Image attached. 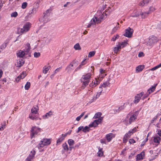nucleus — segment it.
Instances as JSON below:
<instances>
[{
	"label": "nucleus",
	"mask_w": 161,
	"mask_h": 161,
	"mask_svg": "<svg viewBox=\"0 0 161 161\" xmlns=\"http://www.w3.org/2000/svg\"><path fill=\"white\" fill-rule=\"evenodd\" d=\"M50 68V66H45L43 68V73L44 74H46Z\"/></svg>",
	"instance_id": "25"
},
{
	"label": "nucleus",
	"mask_w": 161,
	"mask_h": 161,
	"mask_svg": "<svg viewBox=\"0 0 161 161\" xmlns=\"http://www.w3.org/2000/svg\"><path fill=\"white\" fill-rule=\"evenodd\" d=\"M82 65H81V64H80V65H79V66H78V67H77L75 69V71H77V70H78V69H80V68H81V66Z\"/></svg>",
	"instance_id": "61"
},
{
	"label": "nucleus",
	"mask_w": 161,
	"mask_h": 161,
	"mask_svg": "<svg viewBox=\"0 0 161 161\" xmlns=\"http://www.w3.org/2000/svg\"><path fill=\"white\" fill-rule=\"evenodd\" d=\"M145 156V152H142L138 154L136 156L137 160H141L143 159V157Z\"/></svg>",
	"instance_id": "18"
},
{
	"label": "nucleus",
	"mask_w": 161,
	"mask_h": 161,
	"mask_svg": "<svg viewBox=\"0 0 161 161\" xmlns=\"http://www.w3.org/2000/svg\"><path fill=\"white\" fill-rule=\"evenodd\" d=\"M62 67H60L57 68L55 71V73H57V72L59 71L61 69Z\"/></svg>",
	"instance_id": "59"
},
{
	"label": "nucleus",
	"mask_w": 161,
	"mask_h": 161,
	"mask_svg": "<svg viewBox=\"0 0 161 161\" xmlns=\"http://www.w3.org/2000/svg\"><path fill=\"white\" fill-rule=\"evenodd\" d=\"M101 92H100L98 93H97V94H96L95 97H94L93 98V100H96L97 98H98L100 96V95L101 94Z\"/></svg>",
	"instance_id": "46"
},
{
	"label": "nucleus",
	"mask_w": 161,
	"mask_h": 161,
	"mask_svg": "<svg viewBox=\"0 0 161 161\" xmlns=\"http://www.w3.org/2000/svg\"><path fill=\"white\" fill-rule=\"evenodd\" d=\"M37 131H31L30 133V136L31 138L35 137L37 135Z\"/></svg>",
	"instance_id": "26"
},
{
	"label": "nucleus",
	"mask_w": 161,
	"mask_h": 161,
	"mask_svg": "<svg viewBox=\"0 0 161 161\" xmlns=\"http://www.w3.org/2000/svg\"><path fill=\"white\" fill-rule=\"evenodd\" d=\"M41 129L40 128L37 127H33L32 128L31 131H36L37 130H40Z\"/></svg>",
	"instance_id": "45"
},
{
	"label": "nucleus",
	"mask_w": 161,
	"mask_h": 161,
	"mask_svg": "<svg viewBox=\"0 0 161 161\" xmlns=\"http://www.w3.org/2000/svg\"><path fill=\"white\" fill-rule=\"evenodd\" d=\"M18 15V13L16 12H14L12 13L11 14V16L12 17H16Z\"/></svg>",
	"instance_id": "43"
},
{
	"label": "nucleus",
	"mask_w": 161,
	"mask_h": 161,
	"mask_svg": "<svg viewBox=\"0 0 161 161\" xmlns=\"http://www.w3.org/2000/svg\"><path fill=\"white\" fill-rule=\"evenodd\" d=\"M49 9L47 10L45 12L43 13V15L42 17L39 19V21L44 23H46L49 21L48 17L49 15Z\"/></svg>",
	"instance_id": "7"
},
{
	"label": "nucleus",
	"mask_w": 161,
	"mask_h": 161,
	"mask_svg": "<svg viewBox=\"0 0 161 161\" xmlns=\"http://www.w3.org/2000/svg\"><path fill=\"white\" fill-rule=\"evenodd\" d=\"M161 141V138L157 135L153 137V141L155 143L158 144Z\"/></svg>",
	"instance_id": "20"
},
{
	"label": "nucleus",
	"mask_w": 161,
	"mask_h": 161,
	"mask_svg": "<svg viewBox=\"0 0 161 161\" xmlns=\"http://www.w3.org/2000/svg\"><path fill=\"white\" fill-rule=\"evenodd\" d=\"M20 79H21V78H20V77H19V75L16 78V80L17 82H18Z\"/></svg>",
	"instance_id": "63"
},
{
	"label": "nucleus",
	"mask_w": 161,
	"mask_h": 161,
	"mask_svg": "<svg viewBox=\"0 0 161 161\" xmlns=\"http://www.w3.org/2000/svg\"><path fill=\"white\" fill-rule=\"evenodd\" d=\"M119 37V36L118 35L114 36L112 38L111 40L113 41H114L117 39H118Z\"/></svg>",
	"instance_id": "39"
},
{
	"label": "nucleus",
	"mask_w": 161,
	"mask_h": 161,
	"mask_svg": "<svg viewBox=\"0 0 161 161\" xmlns=\"http://www.w3.org/2000/svg\"><path fill=\"white\" fill-rule=\"evenodd\" d=\"M62 147L65 150L68 151L69 149L68 146L66 143H64L62 144Z\"/></svg>",
	"instance_id": "30"
},
{
	"label": "nucleus",
	"mask_w": 161,
	"mask_h": 161,
	"mask_svg": "<svg viewBox=\"0 0 161 161\" xmlns=\"http://www.w3.org/2000/svg\"><path fill=\"white\" fill-rule=\"evenodd\" d=\"M139 5L141 6H143L144 5V3L143 1H141L139 3Z\"/></svg>",
	"instance_id": "58"
},
{
	"label": "nucleus",
	"mask_w": 161,
	"mask_h": 161,
	"mask_svg": "<svg viewBox=\"0 0 161 161\" xmlns=\"http://www.w3.org/2000/svg\"><path fill=\"white\" fill-rule=\"evenodd\" d=\"M68 143L69 146H72L74 144V141L73 140L70 139L68 140Z\"/></svg>",
	"instance_id": "29"
},
{
	"label": "nucleus",
	"mask_w": 161,
	"mask_h": 161,
	"mask_svg": "<svg viewBox=\"0 0 161 161\" xmlns=\"http://www.w3.org/2000/svg\"><path fill=\"white\" fill-rule=\"evenodd\" d=\"M86 59H85L80 64H81V65H85L86 63V62L85 61Z\"/></svg>",
	"instance_id": "60"
},
{
	"label": "nucleus",
	"mask_w": 161,
	"mask_h": 161,
	"mask_svg": "<svg viewBox=\"0 0 161 161\" xmlns=\"http://www.w3.org/2000/svg\"><path fill=\"white\" fill-rule=\"evenodd\" d=\"M106 14L105 13H103V14L99 18H98L94 17L91 20L90 23L87 25V27H90L92 25H96V24L100 23L103 20V14Z\"/></svg>",
	"instance_id": "2"
},
{
	"label": "nucleus",
	"mask_w": 161,
	"mask_h": 161,
	"mask_svg": "<svg viewBox=\"0 0 161 161\" xmlns=\"http://www.w3.org/2000/svg\"><path fill=\"white\" fill-rule=\"evenodd\" d=\"M157 85V84H156L154 86H152L151 88H150L148 90L147 92L148 94L146 96H144V98H145L146 97H147L150 93L153 92L155 90L156 88V87Z\"/></svg>",
	"instance_id": "17"
},
{
	"label": "nucleus",
	"mask_w": 161,
	"mask_h": 161,
	"mask_svg": "<svg viewBox=\"0 0 161 161\" xmlns=\"http://www.w3.org/2000/svg\"><path fill=\"white\" fill-rule=\"evenodd\" d=\"M31 27V24L30 23H26L24 25L23 27L22 28L20 29L19 27H18L17 28L18 32H19L18 33L19 34L20 33L21 34V35L23 33L28 31L30 30Z\"/></svg>",
	"instance_id": "3"
},
{
	"label": "nucleus",
	"mask_w": 161,
	"mask_h": 161,
	"mask_svg": "<svg viewBox=\"0 0 161 161\" xmlns=\"http://www.w3.org/2000/svg\"><path fill=\"white\" fill-rule=\"evenodd\" d=\"M7 46V43H4L0 47V48L1 49L3 50Z\"/></svg>",
	"instance_id": "40"
},
{
	"label": "nucleus",
	"mask_w": 161,
	"mask_h": 161,
	"mask_svg": "<svg viewBox=\"0 0 161 161\" xmlns=\"http://www.w3.org/2000/svg\"><path fill=\"white\" fill-rule=\"evenodd\" d=\"M37 112V109L35 107H33L32 108L31 110V112L32 113L36 114Z\"/></svg>",
	"instance_id": "38"
},
{
	"label": "nucleus",
	"mask_w": 161,
	"mask_h": 161,
	"mask_svg": "<svg viewBox=\"0 0 161 161\" xmlns=\"http://www.w3.org/2000/svg\"><path fill=\"white\" fill-rule=\"evenodd\" d=\"M101 115L102 114L101 113H97L95 114L94 118H95V119L101 117Z\"/></svg>",
	"instance_id": "33"
},
{
	"label": "nucleus",
	"mask_w": 161,
	"mask_h": 161,
	"mask_svg": "<svg viewBox=\"0 0 161 161\" xmlns=\"http://www.w3.org/2000/svg\"><path fill=\"white\" fill-rule=\"evenodd\" d=\"M129 142L130 144H133L136 142L135 140L132 139H130L129 140Z\"/></svg>",
	"instance_id": "52"
},
{
	"label": "nucleus",
	"mask_w": 161,
	"mask_h": 161,
	"mask_svg": "<svg viewBox=\"0 0 161 161\" xmlns=\"http://www.w3.org/2000/svg\"><path fill=\"white\" fill-rule=\"evenodd\" d=\"M26 46V47L25 48V49L24 51L26 53V54H27L29 52L31 48L30 45L29 43H27Z\"/></svg>",
	"instance_id": "22"
},
{
	"label": "nucleus",
	"mask_w": 161,
	"mask_h": 161,
	"mask_svg": "<svg viewBox=\"0 0 161 161\" xmlns=\"http://www.w3.org/2000/svg\"><path fill=\"white\" fill-rule=\"evenodd\" d=\"M138 114V112L136 111L134 114L130 116L129 119V121L127 122V124H131V123L134 122L137 118Z\"/></svg>",
	"instance_id": "9"
},
{
	"label": "nucleus",
	"mask_w": 161,
	"mask_h": 161,
	"mask_svg": "<svg viewBox=\"0 0 161 161\" xmlns=\"http://www.w3.org/2000/svg\"><path fill=\"white\" fill-rule=\"evenodd\" d=\"M26 72H25L23 71L21 75H19V77H20V78H21V79H23L25 78V77L26 76Z\"/></svg>",
	"instance_id": "35"
},
{
	"label": "nucleus",
	"mask_w": 161,
	"mask_h": 161,
	"mask_svg": "<svg viewBox=\"0 0 161 161\" xmlns=\"http://www.w3.org/2000/svg\"><path fill=\"white\" fill-rule=\"evenodd\" d=\"M51 143V139L43 138L39 143L38 147L39 148H40V147H43L45 146H47L50 144Z\"/></svg>",
	"instance_id": "6"
},
{
	"label": "nucleus",
	"mask_w": 161,
	"mask_h": 161,
	"mask_svg": "<svg viewBox=\"0 0 161 161\" xmlns=\"http://www.w3.org/2000/svg\"><path fill=\"white\" fill-rule=\"evenodd\" d=\"M109 84V83L108 82H106L105 83H103V86L105 87H106V86H108Z\"/></svg>",
	"instance_id": "54"
},
{
	"label": "nucleus",
	"mask_w": 161,
	"mask_h": 161,
	"mask_svg": "<svg viewBox=\"0 0 161 161\" xmlns=\"http://www.w3.org/2000/svg\"><path fill=\"white\" fill-rule=\"evenodd\" d=\"M52 114V112L51 111H50L49 112L47 113L45 115H43L42 116L43 118L44 119H47Z\"/></svg>",
	"instance_id": "24"
},
{
	"label": "nucleus",
	"mask_w": 161,
	"mask_h": 161,
	"mask_svg": "<svg viewBox=\"0 0 161 161\" xmlns=\"http://www.w3.org/2000/svg\"><path fill=\"white\" fill-rule=\"evenodd\" d=\"M101 121V119H100L95 120L93 121L91 124H90L89 125V126H86L85 127H83V131H89V130H92V129L90 128L92 127H97L98 125L100 123Z\"/></svg>",
	"instance_id": "4"
},
{
	"label": "nucleus",
	"mask_w": 161,
	"mask_h": 161,
	"mask_svg": "<svg viewBox=\"0 0 161 161\" xmlns=\"http://www.w3.org/2000/svg\"><path fill=\"white\" fill-rule=\"evenodd\" d=\"M115 134L110 133L106 135V138L108 142H110L113 138L115 137Z\"/></svg>",
	"instance_id": "15"
},
{
	"label": "nucleus",
	"mask_w": 161,
	"mask_h": 161,
	"mask_svg": "<svg viewBox=\"0 0 161 161\" xmlns=\"http://www.w3.org/2000/svg\"><path fill=\"white\" fill-rule=\"evenodd\" d=\"M31 86V83L29 82H27L25 86V89L26 90H28L30 88Z\"/></svg>",
	"instance_id": "31"
},
{
	"label": "nucleus",
	"mask_w": 161,
	"mask_h": 161,
	"mask_svg": "<svg viewBox=\"0 0 161 161\" xmlns=\"http://www.w3.org/2000/svg\"><path fill=\"white\" fill-rule=\"evenodd\" d=\"M144 94V92H142L139 94H137L136 96H135V99L134 100V102L135 103H137L140 100L141 97Z\"/></svg>",
	"instance_id": "14"
},
{
	"label": "nucleus",
	"mask_w": 161,
	"mask_h": 161,
	"mask_svg": "<svg viewBox=\"0 0 161 161\" xmlns=\"http://www.w3.org/2000/svg\"><path fill=\"white\" fill-rule=\"evenodd\" d=\"M71 133V131H68L64 135L62 134L57 141V145H59L60 143L64 140V138L67 135H69Z\"/></svg>",
	"instance_id": "8"
},
{
	"label": "nucleus",
	"mask_w": 161,
	"mask_h": 161,
	"mask_svg": "<svg viewBox=\"0 0 161 161\" xmlns=\"http://www.w3.org/2000/svg\"><path fill=\"white\" fill-rule=\"evenodd\" d=\"M34 56L36 58H38L40 56V53L35 52L34 54Z\"/></svg>",
	"instance_id": "47"
},
{
	"label": "nucleus",
	"mask_w": 161,
	"mask_h": 161,
	"mask_svg": "<svg viewBox=\"0 0 161 161\" xmlns=\"http://www.w3.org/2000/svg\"><path fill=\"white\" fill-rule=\"evenodd\" d=\"M148 140V138H146L145 140L143 141L142 143L141 144V147H142L143 146V145H144L145 144V143L146 142H147Z\"/></svg>",
	"instance_id": "49"
},
{
	"label": "nucleus",
	"mask_w": 161,
	"mask_h": 161,
	"mask_svg": "<svg viewBox=\"0 0 161 161\" xmlns=\"http://www.w3.org/2000/svg\"><path fill=\"white\" fill-rule=\"evenodd\" d=\"M78 65V61L74 60L67 67L66 70L68 73H70Z\"/></svg>",
	"instance_id": "5"
},
{
	"label": "nucleus",
	"mask_w": 161,
	"mask_h": 161,
	"mask_svg": "<svg viewBox=\"0 0 161 161\" xmlns=\"http://www.w3.org/2000/svg\"><path fill=\"white\" fill-rule=\"evenodd\" d=\"M83 126H80L78 128V131H81L82 130L83 131Z\"/></svg>",
	"instance_id": "62"
},
{
	"label": "nucleus",
	"mask_w": 161,
	"mask_h": 161,
	"mask_svg": "<svg viewBox=\"0 0 161 161\" xmlns=\"http://www.w3.org/2000/svg\"><path fill=\"white\" fill-rule=\"evenodd\" d=\"M105 70H104L103 69H100V72L101 74H103V73H104V72Z\"/></svg>",
	"instance_id": "64"
},
{
	"label": "nucleus",
	"mask_w": 161,
	"mask_h": 161,
	"mask_svg": "<svg viewBox=\"0 0 161 161\" xmlns=\"http://www.w3.org/2000/svg\"><path fill=\"white\" fill-rule=\"evenodd\" d=\"M133 32V30L131 29L129 27L127 29L125 30V32L124 34V36L129 38L131 37L132 36Z\"/></svg>",
	"instance_id": "10"
},
{
	"label": "nucleus",
	"mask_w": 161,
	"mask_h": 161,
	"mask_svg": "<svg viewBox=\"0 0 161 161\" xmlns=\"http://www.w3.org/2000/svg\"><path fill=\"white\" fill-rule=\"evenodd\" d=\"M159 40V39L154 36H150L149 38V42L151 44L156 43Z\"/></svg>",
	"instance_id": "13"
},
{
	"label": "nucleus",
	"mask_w": 161,
	"mask_h": 161,
	"mask_svg": "<svg viewBox=\"0 0 161 161\" xmlns=\"http://www.w3.org/2000/svg\"><path fill=\"white\" fill-rule=\"evenodd\" d=\"M96 53L95 51H91L89 52L88 54L89 57H91L94 55Z\"/></svg>",
	"instance_id": "34"
},
{
	"label": "nucleus",
	"mask_w": 161,
	"mask_h": 161,
	"mask_svg": "<svg viewBox=\"0 0 161 161\" xmlns=\"http://www.w3.org/2000/svg\"><path fill=\"white\" fill-rule=\"evenodd\" d=\"M144 68V65H140L137 67L136 68V72H141Z\"/></svg>",
	"instance_id": "23"
},
{
	"label": "nucleus",
	"mask_w": 161,
	"mask_h": 161,
	"mask_svg": "<svg viewBox=\"0 0 161 161\" xmlns=\"http://www.w3.org/2000/svg\"><path fill=\"white\" fill-rule=\"evenodd\" d=\"M74 48L75 50H80L81 49V47L79 43H77L75 44L74 47Z\"/></svg>",
	"instance_id": "28"
},
{
	"label": "nucleus",
	"mask_w": 161,
	"mask_h": 161,
	"mask_svg": "<svg viewBox=\"0 0 161 161\" xmlns=\"http://www.w3.org/2000/svg\"><path fill=\"white\" fill-rule=\"evenodd\" d=\"M127 42H122L121 43L117 45V47L119 50L120 49H121L122 47H124L126 46Z\"/></svg>",
	"instance_id": "21"
},
{
	"label": "nucleus",
	"mask_w": 161,
	"mask_h": 161,
	"mask_svg": "<svg viewBox=\"0 0 161 161\" xmlns=\"http://www.w3.org/2000/svg\"><path fill=\"white\" fill-rule=\"evenodd\" d=\"M124 104L119 108L118 109L116 110V112H119L120 110L123 109L124 108Z\"/></svg>",
	"instance_id": "42"
},
{
	"label": "nucleus",
	"mask_w": 161,
	"mask_h": 161,
	"mask_svg": "<svg viewBox=\"0 0 161 161\" xmlns=\"http://www.w3.org/2000/svg\"><path fill=\"white\" fill-rule=\"evenodd\" d=\"M85 113V112H83L81 113V115L79 116H78L76 118V120L77 121H79L80 120V119L81 117H82L84 115Z\"/></svg>",
	"instance_id": "36"
},
{
	"label": "nucleus",
	"mask_w": 161,
	"mask_h": 161,
	"mask_svg": "<svg viewBox=\"0 0 161 161\" xmlns=\"http://www.w3.org/2000/svg\"><path fill=\"white\" fill-rule=\"evenodd\" d=\"M17 55L18 57L20 58L23 57L26 54L24 51L20 50L17 52Z\"/></svg>",
	"instance_id": "19"
},
{
	"label": "nucleus",
	"mask_w": 161,
	"mask_h": 161,
	"mask_svg": "<svg viewBox=\"0 0 161 161\" xmlns=\"http://www.w3.org/2000/svg\"><path fill=\"white\" fill-rule=\"evenodd\" d=\"M133 131H128V132L126 133L124 136L123 139V142L125 143L127 141L128 139L130 137L133 133Z\"/></svg>",
	"instance_id": "12"
},
{
	"label": "nucleus",
	"mask_w": 161,
	"mask_h": 161,
	"mask_svg": "<svg viewBox=\"0 0 161 161\" xmlns=\"http://www.w3.org/2000/svg\"><path fill=\"white\" fill-rule=\"evenodd\" d=\"M6 125V122H4L2 123L0 126V130H3L4 128H5Z\"/></svg>",
	"instance_id": "32"
},
{
	"label": "nucleus",
	"mask_w": 161,
	"mask_h": 161,
	"mask_svg": "<svg viewBox=\"0 0 161 161\" xmlns=\"http://www.w3.org/2000/svg\"><path fill=\"white\" fill-rule=\"evenodd\" d=\"M119 28V26L117 25L115 27H114V28L113 29V31L114 32H115Z\"/></svg>",
	"instance_id": "53"
},
{
	"label": "nucleus",
	"mask_w": 161,
	"mask_h": 161,
	"mask_svg": "<svg viewBox=\"0 0 161 161\" xmlns=\"http://www.w3.org/2000/svg\"><path fill=\"white\" fill-rule=\"evenodd\" d=\"M91 75L92 74L90 73L82 75L81 79V82H83L81 87L82 89H84L87 85H88Z\"/></svg>",
	"instance_id": "1"
},
{
	"label": "nucleus",
	"mask_w": 161,
	"mask_h": 161,
	"mask_svg": "<svg viewBox=\"0 0 161 161\" xmlns=\"http://www.w3.org/2000/svg\"><path fill=\"white\" fill-rule=\"evenodd\" d=\"M102 150V149H100L99 150V151L97 153L98 156H102L103 154V153Z\"/></svg>",
	"instance_id": "44"
},
{
	"label": "nucleus",
	"mask_w": 161,
	"mask_h": 161,
	"mask_svg": "<svg viewBox=\"0 0 161 161\" xmlns=\"http://www.w3.org/2000/svg\"><path fill=\"white\" fill-rule=\"evenodd\" d=\"M36 152L35 150H32L30 153L29 155L25 159V161H32L34 158L36 154Z\"/></svg>",
	"instance_id": "11"
},
{
	"label": "nucleus",
	"mask_w": 161,
	"mask_h": 161,
	"mask_svg": "<svg viewBox=\"0 0 161 161\" xmlns=\"http://www.w3.org/2000/svg\"><path fill=\"white\" fill-rule=\"evenodd\" d=\"M100 142L102 144H107V142L105 139H101L100 140Z\"/></svg>",
	"instance_id": "51"
},
{
	"label": "nucleus",
	"mask_w": 161,
	"mask_h": 161,
	"mask_svg": "<svg viewBox=\"0 0 161 161\" xmlns=\"http://www.w3.org/2000/svg\"><path fill=\"white\" fill-rule=\"evenodd\" d=\"M150 13V12L148 11L147 12L143 13L142 12H140V14L142 18H144L146 17L147 15Z\"/></svg>",
	"instance_id": "27"
},
{
	"label": "nucleus",
	"mask_w": 161,
	"mask_h": 161,
	"mask_svg": "<svg viewBox=\"0 0 161 161\" xmlns=\"http://www.w3.org/2000/svg\"><path fill=\"white\" fill-rule=\"evenodd\" d=\"M99 83V81L97 79H95V80L93 81L91 83L89 86L90 87L92 88H94Z\"/></svg>",
	"instance_id": "16"
},
{
	"label": "nucleus",
	"mask_w": 161,
	"mask_h": 161,
	"mask_svg": "<svg viewBox=\"0 0 161 161\" xmlns=\"http://www.w3.org/2000/svg\"><path fill=\"white\" fill-rule=\"evenodd\" d=\"M138 56L139 57L144 56L143 53L142 52H140L138 54Z\"/></svg>",
	"instance_id": "57"
},
{
	"label": "nucleus",
	"mask_w": 161,
	"mask_h": 161,
	"mask_svg": "<svg viewBox=\"0 0 161 161\" xmlns=\"http://www.w3.org/2000/svg\"><path fill=\"white\" fill-rule=\"evenodd\" d=\"M27 3L26 2H24L22 4L21 7L23 9L27 7Z\"/></svg>",
	"instance_id": "41"
},
{
	"label": "nucleus",
	"mask_w": 161,
	"mask_h": 161,
	"mask_svg": "<svg viewBox=\"0 0 161 161\" xmlns=\"http://www.w3.org/2000/svg\"><path fill=\"white\" fill-rule=\"evenodd\" d=\"M119 51V50L118 49V48H117V47H114V53H116V54H117L118 51Z\"/></svg>",
	"instance_id": "50"
},
{
	"label": "nucleus",
	"mask_w": 161,
	"mask_h": 161,
	"mask_svg": "<svg viewBox=\"0 0 161 161\" xmlns=\"http://www.w3.org/2000/svg\"><path fill=\"white\" fill-rule=\"evenodd\" d=\"M140 12H141V11H137L135 12V14L134 15H132L133 17H137L139 16Z\"/></svg>",
	"instance_id": "37"
},
{
	"label": "nucleus",
	"mask_w": 161,
	"mask_h": 161,
	"mask_svg": "<svg viewBox=\"0 0 161 161\" xmlns=\"http://www.w3.org/2000/svg\"><path fill=\"white\" fill-rule=\"evenodd\" d=\"M144 3V5H147L149 2L150 0H142Z\"/></svg>",
	"instance_id": "55"
},
{
	"label": "nucleus",
	"mask_w": 161,
	"mask_h": 161,
	"mask_svg": "<svg viewBox=\"0 0 161 161\" xmlns=\"http://www.w3.org/2000/svg\"><path fill=\"white\" fill-rule=\"evenodd\" d=\"M29 118L32 120H34L36 119L34 116H33L32 114H30L29 116Z\"/></svg>",
	"instance_id": "56"
},
{
	"label": "nucleus",
	"mask_w": 161,
	"mask_h": 161,
	"mask_svg": "<svg viewBox=\"0 0 161 161\" xmlns=\"http://www.w3.org/2000/svg\"><path fill=\"white\" fill-rule=\"evenodd\" d=\"M156 10V9L154 7H150L149 8V12H153Z\"/></svg>",
	"instance_id": "48"
}]
</instances>
